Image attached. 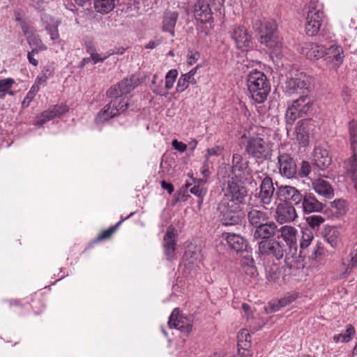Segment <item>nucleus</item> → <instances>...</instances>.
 Here are the masks:
<instances>
[{
    "label": "nucleus",
    "mask_w": 357,
    "mask_h": 357,
    "mask_svg": "<svg viewBox=\"0 0 357 357\" xmlns=\"http://www.w3.org/2000/svg\"><path fill=\"white\" fill-rule=\"evenodd\" d=\"M223 147L220 146H215L212 148H208L206 150V154L205 155V160L209 162L208 159L211 156H219L223 151Z\"/></svg>",
    "instance_id": "nucleus-51"
},
{
    "label": "nucleus",
    "mask_w": 357,
    "mask_h": 357,
    "mask_svg": "<svg viewBox=\"0 0 357 357\" xmlns=\"http://www.w3.org/2000/svg\"><path fill=\"white\" fill-rule=\"evenodd\" d=\"M91 60L93 61L94 63H97L99 62H103L107 56L101 57L98 53L94 52L91 55Z\"/></svg>",
    "instance_id": "nucleus-61"
},
{
    "label": "nucleus",
    "mask_w": 357,
    "mask_h": 357,
    "mask_svg": "<svg viewBox=\"0 0 357 357\" xmlns=\"http://www.w3.org/2000/svg\"><path fill=\"white\" fill-rule=\"evenodd\" d=\"M31 5L36 9H39L47 3L46 0H31Z\"/></svg>",
    "instance_id": "nucleus-63"
},
{
    "label": "nucleus",
    "mask_w": 357,
    "mask_h": 357,
    "mask_svg": "<svg viewBox=\"0 0 357 357\" xmlns=\"http://www.w3.org/2000/svg\"><path fill=\"white\" fill-rule=\"evenodd\" d=\"M248 222L255 228H258L264 223L269 220V215L267 212L257 208H251L247 214Z\"/></svg>",
    "instance_id": "nucleus-27"
},
{
    "label": "nucleus",
    "mask_w": 357,
    "mask_h": 357,
    "mask_svg": "<svg viewBox=\"0 0 357 357\" xmlns=\"http://www.w3.org/2000/svg\"><path fill=\"white\" fill-rule=\"evenodd\" d=\"M299 52L308 59H319L326 54V47L317 43L307 42L301 45Z\"/></svg>",
    "instance_id": "nucleus-19"
},
{
    "label": "nucleus",
    "mask_w": 357,
    "mask_h": 357,
    "mask_svg": "<svg viewBox=\"0 0 357 357\" xmlns=\"http://www.w3.org/2000/svg\"><path fill=\"white\" fill-rule=\"evenodd\" d=\"M284 263L289 269V274L294 273V271L303 270L305 267L304 257L298 254V249L296 252L287 250L284 255Z\"/></svg>",
    "instance_id": "nucleus-24"
},
{
    "label": "nucleus",
    "mask_w": 357,
    "mask_h": 357,
    "mask_svg": "<svg viewBox=\"0 0 357 357\" xmlns=\"http://www.w3.org/2000/svg\"><path fill=\"white\" fill-rule=\"evenodd\" d=\"M241 146L248 158L255 159L256 162H264L271 158L272 149L269 143L258 135H243Z\"/></svg>",
    "instance_id": "nucleus-1"
},
{
    "label": "nucleus",
    "mask_w": 357,
    "mask_h": 357,
    "mask_svg": "<svg viewBox=\"0 0 357 357\" xmlns=\"http://www.w3.org/2000/svg\"><path fill=\"white\" fill-rule=\"evenodd\" d=\"M230 34L238 49L245 51L251 47L252 37L244 26H234L230 31Z\"/></svg>",
    "instance_id": "nucleus-15"
},
{
    "label": "nucleus",
    "mask_w": 357,
    "mask_h": 357,
    "mask_svg": "<svg viewBox=\"0 0 357 357\" xmlns=\"http://www.w3.org/2000/svg\"><path fill=\"white\" fill-rule=\"evenodd\" d=\"M134 213H131L129 215H128L126 218L121 220L119 221L115 225L109 227V229L103 231L96 239L95 242H100L102 240H105L109 238L117 229V228L121 225V224L125 220L131 217Z\"/></svg>",
    "instance_id": "nucleus-39"
},
{
    "label": "nucleus",
    "mask_w": 357,
    "mask_h": 357,
    "mask_svg": "<svg viewBox=\"0 0 357 357\" xmlns=\"http://www.w3.org/2000/svg\"><path fill=\"white\" fill-rule=\"evenodd\" d=\"M140 83L141 81L138 77L132 75L130 78H125L110 87L107 91V96L109 98H121L130 93Z\"/></svg>",
    "instance_id": "nucleus-7"
},
{
    "label": "nucleus",
    "mask_w": 357,
    "mask_h": 357,
    "mask_svg": "<svg viewBox=\"0 0 357 357\" xmlns=\"http://www.w3.org/2000/svg\"><path fill=\"white\" fill-rule=\"evenodd\" d=\"M343 49L339 45H331L329 47H326V54L329 58H332L333 61L337 62L338 65L341 64L344 61Z\"/></svg>",
    "instance_id": "nucleus-38"
},
{
    "label": "nucleus",
    "mask_w": 357,
    "mask_h": 357,
    "mask_svg": "<svg viewBox=\"0 0 357 357\" xmlns=\"http://www.w3.org/2000/svg\"><path fill=\"white\" fill-rule=\"evenodd\" d=\"M247 86L251 98L257 103H263L271 91L266 75L257 70H253L248 75Z\"/></svg>",
    "instance_id": "nucleus-3"
},
{
    "label": "nucleus",
    "mask_w": 357,
    "mask_h": 357,
    "mask_svg": "<svg viewBox=\"0 0 357 357\" xmlns=\"http://www.w3.org/2000/svg\"><path fill=\"white\" fill-rule=\"evenodd\" d=\"M349 134L352 152H357V130L352 126V122L349 123Z\"/></svg>",
    "instance_id": "nucleus-48"
},
{
    "label": "nucleus",
    "mask_w": 357,
    "mask_h": 357,
    "mask_svg": "<svg viewBox=\"0 0 357 357\" xmlns=\"http://www.w3.org/2000/svg\"><path fill=\"white\" fill-rule=\"evenodd\" d=\"M314 234L311 229L305 228L302 230V236L300 241L301 249L307 248L312 243Z\"/></svg>",
    "instance_id": "nucleus-41"
},
{
    "label": "nucleus",
    "mask_w": 357,
    "mask_h": 357,
    "mask_svg": "<svg viewBox=\"0 0 357 357\" xmlns=\"http://www.w3.org/2000/svg\"><path fill=\"white\" fill-rule=\"evenodd\" d=\"M312 188L319 195L325 199H331L334 196V192L331 185L322 178L313 181Z\"/></svg>",
    "instance_id": "nucleus-28"
},
{
    "label": "nucleus",
    "mask_w": 357,
    "mask_h": 357,
    "mask_svg": "<svg viewBox=\"0 0 357 357\" xmlns=\"http://www.w3.org/2000/svg\"><path fill=\"white\" fill-rule=\"evenodd\" d=\"M226 241L229 248L237 253L246 251L248 249V241L241 235L229 233Z\"/></svg>",
    "instance_id": "nucleus-26"
},
{
    "label": "nucleus",
    "mask_w": 357,
    "mask_h": 357,
    "mask_svg": "<svg viewBox=\"0 0 357 357\" xmlns=\"http://www.w3.org/2000/svg\"><path fill=\"white\" fill-rule=\"evenodd\" d=\"M172 144L174 149L180 152H184L187 149V145L177 139H174Z\"/></svg>",
    "instance_id": "nucleus-58"
},
{
    "label": "nucleus",
    "mask_w": 357,
    "mask_h": 357,
    "mask_svg": "<svg viewBox=\"0 0 357 357\" xmlns=\"http://www.w3.org/2000/svg\"><path fill=\"white\" fill-rule=\"evenodd\" d=\"M315 121L312 119H305L299 121L295 128L296 140L303 147L309 144L310 137L316 128Z\"/></svg>",
    "instance_id": "nucleus-9"
},
{
    "label": "nucleus",
    "mask_w": 357,
    "mask_h": 357,
    "mask_svg": "<svg viewBox=\"0 0 357 357\" xmlns=\"http://www.w3.org/2000/svg\"><path fill=\"white\" fill-rule=\"evenodd\" d=\"M14 82H15L12 78L0 79V92L6 91L8 89L11 87Z\"/></svg>",
    "instance_id": "nucleus-56"
},
{
    "label": "nucleus",
    "mask_w": 357,
    "mask_h": 357,
    "mask_svg": "<svg viewBox=\"0 0 357 357\" xmlns=\"http://www.w3.org/2000/svg\"><path fill=\"white\" fill-rule=\"evenodd\" d=\"M33 94L31 92V90L27 93V96L24 98L23 102H22V107H28L31 99L33 98Z\"/></svg>",
    "instance_id": "nucleus-64"
},
{
    "label": "nucleus",
    "mask_w": 357,
    "mask_h": 357,
    "mask_svg": "<svg viewBox=\"0 0 357 357\" xmlns=\"http://www.w3.org/2000/svg\"><path fill=\"white\" fill-rule=\"evenodd\" d=\"M291 105L297 109L302 116L307 114L312 109V104L308 95H301L299 98L294 100Z\"/></svg>",
    "instance_id": "nucleus-32"
},
{
    "label": "nucleus",
    "mask_w": 357,
    "mask_h": 357,
    "mask_svg": "<svg viewBox=\"0 0 357 357\" xmlns=\"http://www.w3.org/2000/svg\"><path fill=\"white\" fill-rule=\"evenodd\" d=\"M205 183L206 182L203 179H197L195 181L193 185L192 183H186L185 185L186 188L189 189L192 194H194L197 197V203L199 206L202 204L204 197L206 194L207 190L205 187Z\"/></svg>",
    "instance_id": "nucleus-30"
},
{
    "label": "nucleus",
    "mask_w": 357,
    "mask_h": 357,
    "mask_svg": "<svg viewBox=\"0 0 357 357\" xmlns=\"http://www.w3.org/2000/svg\"><path fill=\"white\" fill-rule=\"evenodd\" d=\"M114 6L113 0H101L96 6L98 11L101 13H108L114 8Z\"/></svg>",
    "instance_id": "nucleus-43"
},
{
    "label": "nucleus",
    "mask_w": 357,
    "mask_h": 357,
    "mask_svg": "<svg viewBox=\"0 0 357 357\" xmlns=\"http://www.w3.org/2000/svg\"><path fill=\"white\" fill-rule=\"evenodd\" d=\"M52 74V71L49 67L44 68L40 75L36 79V84H41L42 83L45 82Z\"/></svg>",
    "instance_id": "nucleus-53"
},
{
    "label": "nucleus",
    "mask_w": 357,
    "mask_h": 357,
    "mask_svg": "<svg viewBox=\"0 0 357 357\" xmlns=\"http://www.w3.org/2000/svg\"><path fill=\"white\" fill-rule=\"evenodd\" d=\"M116 101H111L106 105L102 110H100L96 120L98 123H103L117 116V110L115 111L112 109V107H115Z\"/></svg>",
    "instance_id": "nucleus-34"
},
{
    "label": "nucleus",
    "mask_w": 357,
    "mask_h": 357,
    "mask_svg": "<svg viewBox=\"0 0 357 357\" xmlns=\"http://www.w3.org/2000/svg\"><path fill=\"white\" fill-rule=\"evenodd\" d=\"M197 67L190 70L188 73L182 75L176 84V91L178 93L183 92L188 86L189 84H196L195 75L197 72Z\"/></svg>",
    "instance_id": "nucleus-31"
},
{
    "label": "nucleus",
    "mask_w": 357,
    "mask_h": 357,
    "mask_svg": "<svg viewBox=\"0 0 357 357\" xmlns=\"http://www.w3.org/2000/svg\"><path fill=\"white\" fill-rule=\"evenodd\" d=\"M178 20V13L176 12L167 13L162 20V31L169 32L174 36V27Z\"/></svg>",
    "instance_id": "nucleus-35"
},
{
    "label": "nucleus",
    "mask_w": 357,
    "mask_h": 357,
    "mask_svg": "<svg viewBox=\"0 0 357 357\" xmlns=\"http://www.w3.org/2000/svg\"><path fill=\"white\" fill-rule=\"evenodd\" d=\"M68 111L66 105H54L48 110L43 112L36 121V124L42 126L47 121L59 117Z\"/></svg>",
    "instance_id": "nucleus-25"
},
{
    "label": "nucleus",
    "mask_w": 357,
    "mask_h": 357,
    "mask_svg": "<svg viewBox=\"0 0 357 357\" xmlns=\"http://www.w3.org/2000/svg\"><path fill=\"white\" fill-rule=\"evenodd\" d=\"M275 184L278 185V183L276 182ZM303 195V192L302 191L298 190L294 186L287 185H277L275 197L281 202L288 203L298 207Z\"/></svg>",
    "instance_id": "nucleus-6"
},
{
    "label": "nucleus",
    "mask_w": 357,
    "mask_h": 357,
    "mask_svg": "<svg viewBox=\"0 0 357 357\" xmlns=\"http://www.w3.org/2000/svg\"><path fill=\"white\" fill-rule=\"evenodd\" d=\"M241 206L238 202L229 201L228 198H222L218 206L220 213V221L223 225H236L241 222Z\"/></svg>",
    "instance_id": "nucleus-4"
},
{
    "label": "nucleus",
    "mask_w": 357,
    "mask_h": 357,
    "mask_svg": "<svg viewBox=\"0 0 357 357\" xmlns=\"http://www.w3.org/2000/svg\"><path fill=\"white\" fill-rule=\"evenodd\" d=\"M26 39L28 44L31 47H39V49L43 50H47V47L45 46V45L43 44L39 35H38L36 33L30 36L29 37H28Z\"/></svg>",
    "instance_id": "nucleus-44"
},
{
    "label": "nucleus",
    "mask_w": 357,
    "mask_h": 357,
    "mask_svg": "<svg viewBox=\"0 0 357 357\" xmlns=\"http://www.w3.org/2000/svg\"><path fill=\"white\" fill-rule=\"evenodd\" d=\"M258 245L261 255L273 256L278 260L281 259L287 252L284 245L276 240H263Z\"/></svg>",
    "instance_id": "nucleus-8"
},
{
    "label": "nucleus",
    "mask_w": 357,
    "mask_h": 357,
    "mask_svg": "<svg viewBox=\"0 0 357 357\" xmlns=\"http://www.w3.org/2000/svg\"><path fill=\"white\" fill-rule=\"evenodd\" d=\"M45 29L48 31L50 38L52 40H55L59 38L57 25H48L45 27Z\"/></svg>",
    "instance_id": "nucleus-54"
},
{
    "label": "nucleus",
    "mask_w": 357,
    "mask_h": 357,
    "mask_svg": "<svg viewBox=\"0 0 357 357\" xmlns=\"http://www.w3.org/2000/svg\"><path fill=\"white\" fill-rule=\"evenodd\" d=\"M339 230L334 227H329L324 232V239L333 248L338 247L340 243Z\"/></svg>",
    "instance_id": "nucleus-37"
},
{
    "label": "nucleus",
    "mask_w": 357,
    "mask_h": 357,
    "mask_svg": "<svg viewBox=\"0 0 357 357\" xmlns=\"http://www.w3.org/2000/svg\"><path fill=\"white\" fill-rule=\"evenodd\" d=\"M161 187L162 189L167 190L169 195H171L174 190V185L171 183H167L165 181L161 182Z\"/></svg>",
    "instance_id": "nucleus-60"
},
{
    "label": "nucleus",
    "mask_w": 357,
    "mask_h": 357,
    "mask_svg": "<svg viewBox=\"0 0 357 357\" xmlns=\"http://www.w3.org/2000/svg\"><path fill=\"white\" fill-rule=\"evenodd\" d=\"M299 117H302L301 114L298 112L297 109L289 105L286 111L285 119L287 125L292 126L294 121Z\"/></svg>",
    "instance_id": "nucleus-42"
},
{
    "label": "nucleus",
    "mask_w": 357,
    "mask_h": 357,
    "mask_svg": "<svg viewBox=\"0 0 357 357\" xmlns=\"http://www.w3.org/2000/svg\"><path fill=\"white\" fill-rule=\"evenodd\" d=\"M345 167L348 175L354 183V188L357 192V152L353 154L345 162Z\"/></svg>",
    "instance_id": "nucleus-33"
},
{
    "label": "nucleus",
    "mask_w": 357,
    "mask_h": 357,
    "mask_svg": "<svg viewBox=\"0 0 357 357\" xmlns=\"http://www.w3.org/2000/svg\"><path fill=\"white\" fill-rule=\"evenodd\" d=\"M324 206L322 202L319 201L312 192L303 191L298 207L302 209L304 214L321 212Z\"/></svg>",
    "instance_id": "nucleus-16"
},
{
    "label": "nucleus",
    "mask_w": 357,
    "mask_h": 357,
    "mask_svg": "<svg viewBox=\"0 0 357 357\" xmlns=\"http://www.w3.org/2000/svg\"><path fill=\"white\" fill-rule=\"evenodd\" d=\"M248 195V189L241 183L237 182L234 177L227 183V187L223 198H228L229 201L238 205L242 204Z\"/></svg>",
    "instance_id": "nucleus-10"
},
{
    "label": "nucleus",
    "mask_w": 357,
    "mask_h": 357,
    "mask_svg": "<svg viewBox=\"0 0 357 357\" xmlns=\"http://www.w3.org/2000/svg\"><path fill=\"white\" fill-rule=\"evenodd\" d=\"M332 161L326 149L320 147L315 148L314 153V164L319 169H325L331 165Z\"/></svg>",
    "instance_id": "nucleus-29"
},
{
    "label": "nucleus",
    "mask_w": 357,
    "mask_h": 357,
    "mask_svg": "<svg viewBox=\"0 0 357 357\" xmlns=\"http://www.w3.org/2000/svg\"><path fill=\"white\" fill-rule=\"evenodd\" d=\"M161 43H162V38H157L155 40L149 41V43L145 46V48L153 50V49L155 48L156 47H158Z\"/></svg>",
    "instance_id": "nucleus-59"
},
{
    "label": "nucleus",
    "mask_w": 357,
    "mask_h": 357,
    "mask_svg": "<svg viewBox=\"0 0 357 357\" xmlns=\"http://www.w3.org/2000/svg\"><path fill=\"white\" fill-rule=\"evenodd\" d=\"M349 257H350L349 262L347 264V267L345 268L344 273H346V274H350L352 269L357 264V248L354 251H353L350 253Z\"/></svg>",
    "instance_id": "nucleus-50"
},
{
    "label": "nucleus",
    "mask_w": 357,
    "mask_h": 357,
    "mask_svg": "<svg viewBox=\"0 0 357 357\" xmlns=\"http://www.w3.org/2000/svg\"><path fill=\"white\" fill-rule=\"evenodd\" d=\"M307 225L312 229L319 227L324 222V218L321 215H312L305 218Z\"/></svg>",
    "instance_id": "nucleus-46"
},
{
    "label": "nucleus",
    "mask_w": 357,
    "mask_h": 357,
    "mask_svg": "<svg viewBox=\"0 0 357 357\" xmlns=\"http://www.w3.org/2000/svg\"><path fill=\"white\" fill-rule=\"evenodd\" d=\"M232 174L240 181L243 179V174H250L249 161L245 160L240 153H234L231 160Z\"/></svg>",
    "instance_id": "nucleus-20"
},
{
    "label": "nucleus",
    "mask_w": 357,
    "mask_h": 357,
    "mask_svg": "<svg viewBox=\"0 0 357 357\" xmlns=\"http://www.w3.org/2000/svg\"><path fill=\"white\" fill-rule=\"evenodd\" d=\"M296 296L295 295H289L284 296L278 301H273L268 303V308H266L268 313H272L277 312L280 310V308L284 307L289 304H291L294 301H295Z\"/></svg>",
    "instance_id": "nucleus-36"
},
{
    "label": "nucleus",
    "mask_w": 357,
    "mask_h": 357,
    "mask_svg": "<svg viewBox=\"0 0 357 357\" xmlns=\"http://www.w3.org/2000/svg\"><path fill=\"white\" fill-rule=\"evenodd\" d=\"M277 166L280 174L287 178L296 177L297 165L296 161L287 153H279Z\"/></svg>",
    "instance_id": "nucleus-12"
},
{
    "label": "nucleus",
    "mask_w": 357,
    "mask_h": 357,
    "mask_svg": "<svg viewBox=\"0 0 357 357\" xmlns=\"http://www.w3.org/2000/svg\"><path fill=\"white\" fill-rule=\"evenodd\" d=\"M266 278L269 282H276L280 277V270L275 264L265 268Z\"/></svg>",
    "instance_id": "nucleus-40"
},
{
    "label": "nucleus",
    "mask_w": 357,
    "mask_h": 357,
    "mask_svg": "<svg viewBox=\"0 0 357 357\" xmlns=\"http://www.w3.org/2000/svg\"><path fill=\"white\" fill-rule=\"evenodd\" d=\"M310 171V164L307 161H302L300 169L298 170L297 169V174L300 177L303 178L308 176Z\"/></svg>",
    "instance_id": "nucleus-52"
},
{
    "label": "nucleus",
    "mask_w": 357,
    "mask_h": 357,
    "mask_svg": "<svg viewBox=\"0 0 357 357\" xmlns=\"http://www.w3.org/2000/svg\"><path fill=\"white\" fill-rule=\"evenodd\" d=\"M355 334V328L349 325L347 326V330L345 331L344 333V340H341L342 342H349L352 337Z\"/></svg>",
    "instance_id": "nucleus-55"
},
{
    "label": "nucleus",
    "mask_w": 357,
    "mask_h": 357,
    "mask_svg": "<svg viewBox=\"0 0 357 357\" xmlns=\"http://www.w3.org/2000/svg\"><path fill=\"white\" fill-rule=\"evenodd\" d=\"M275 192L272 178L266 175L261 181L259 192L256 194V197L259 199L261 204L267 206L273 202Z\"/></svg>",
    "instance_id": "nucleus-14"
},
{
    "label": "nucleus",
    "mask_w": 357,
    "mask_h": 357,
    "mask_svg": "<svg viewBox=\"0 0 357 357\" xmlns=\"http://www.w3.org/2000/svg\"><path fill=\"white\" fill-rule=\"evenodd\" d=\"M200 58V54L199 52L189 50L188 53V62L190 65H192Z\"/></svg>",
    "instance_id": "nucleus-57"
},
{
    "label": "nucleus",
    "mask_w": 357,
    "mask_h": 357,
    "mask_svg": "<svg viewBox=\"0 0 357 357\" xmlns=\"http://www.w3.org/2000/svg\"><path fill=\"white\" fill-rule=\"evenodd\" d=\"M312 81L311 76L300 73L287 81L286 89L290 94L307 95L312 89Z\"/></svg>",
    "instance_id": "nucleus-5"
},
{
    "label": "nucleus",
    "mask_w": 357,
    "mask_h": 357,
    "mask_svg": "<svg viewBox=\"0 0 357 357\" xmlns=\"http://www.w3.org/2000/svg\"><path fill=\"white\" fill-rule=\"evenodd\" d=\"M298 218L295 206L288 203L280 202L275 211L276 220L280 223L291 222Z\"/></svg>",
    "instance_id": "nucleus-18"
},
{
    "label": "nucleus",
    "mask_w": 357,
    "mask_h": 357,
    "mask_svg": "<svg viewBox=\"0 0 357 357\" xmlns=\"http://www.w3.org/2000/svg\"><path fill=\"white\" fill-rule=\"evenodd\" d=\"M162 245L167 260L171 261L174 257L176 247V234L174 232V228L172 226L167 227L163 237Z\"/></svg>",
    "instance_id": "nucleus-22"
},
{
    "label": "nucleus",
    "mask_w": 357,
    "mask_h": 357,
    "mask_svg": "<svg viewBox=\"0 0 357 357\" xmlns=\"http://www.w3.org/2000/svg\"><path fill=\"white\" fill-rule=\"evenodd\" d=\"M278 231H280V234L278 236V238H282L286 243L284 246L287 250H290V252H296L298 249L297 229L292 226L284 225L278 229Z\"/></svg>",
    "instance_id": "nucleus-17"
},
{
    "label": "nucleus",
    "mask_w": 357,
    "mask_h": 357,
    "mask_svg": "<svg viewBox=\"0 0 357 357\" xmlns=\"http://www.w3.org/2000/svg\"><path fill=\"white\" fill-rule=\"evenodd\" d=\"M242 264L243 266V268L250 267V266H255V261L252 258L245 257L242 261Z\"/></svg>",
    "instance_id": "nucleus-62"
},
{
    "label": "nucleus",
    "mask_w": 357,
    "mask_h": 357,
    "mask_svg": "<svg viewBox=\"0 0 357 357\" xmlns=\"http://www.w3.org/2000/svg\"><path fill=\"white\" fill-rule=\"evenodd\" d=\"M168 325L170 328H176L188 335L192 331V320L182 314L178 308H174L169 316Z\"/></svg>",
    "instance_id": "nucleus-13"
},
{
    "label": "nucleus",
    "mask_w": 357,
    "mask_h": 357,
    "mask_svg": "<svg viewBox=\"0 0 357 357\" xmlns=\"http://www.w3.org/2000/svg\"><path fill=\"white\" fill-rule=\"evenodd\" d=\"M332 209L335 211L333 213L336 215H342L344 213V202L341 199H337L331 203Z\"/></svg>",
    "instance_id": "nucleus-49"
},
{
    "label": "nucleus",
    "mask_w": 357,
    "mask_h": 357,
    "mask_svg": "<svg viewBox=\"0 0 357 357\" xmlns=\"http://www.w3.org/2000/svg\"><path fill=\"white\" fill-rule=\"evenodd\" d=\"M114 99L112 101H116V104L115 105V107H112L113 110H117V116L121 113L125 112L129 106V103L128 100H125L124 98H113Z\"/></svg>",
    "instance_id": "nucleus-45"
},
{
    "label": "nucleus",
    "mask_w": 357,
    "mask_h": 357,
    "mask_svg": "<svg viewBox=\"0 0 357 357\" xmlns=\"http://www.w3.org/2000/svg\"><path fill=\"white\" fill-rule=\"evenodd\" d=\"M324 12L316 8H310L305 23V32L309 36H316L323 23Z\"/></svg>",
    "instance_id": "nucleus-11"
},
{
    "label": "nucleus",
    "mask_w": 357,
    "mask_h": 357,
    "mask_svg": "<svg viewBox=\"0 0 357 357\" xmlns=\"http://www.w3.org/2000/svg\"><path fill=\"white\" fill-rule=\"evenodd\" d=\"M278 232V228L276 223L270 220L264 223L261 226L257 228L253 232L255 239L271 240Z\"/></svg>",
    "instance_id": "nucleus-21"
},
{
    "label": "nucleus",
    "mask_w": 357,
    "mask_h": 357,
    "mask_svg": "<svg viewBox=\"0 0 357 357\" xmlns=\"http://www.w3.org/2000/svg\"><path fill=\"white\" fill-rule=\"evenodd\" d=\"M194 13L195 18L202 23L213 20V12L208 1L199 0L194 6Z\"/></svg>",
    "instance_id": "nucleus-23"
},
{
    "label": "nucleus",
    "mask_w": 357,
    "mask_h": 357,
    "mask_svg": "<svg viewBox=\"0 0 357 357\" xmlns=\"http://www.w3.org/2000/svg\"><path fill=\"white\" fill-rule=\"evenodd\" d=\"M178 76V71L176 69L170 70L165 76V88L169 90L173 87L176 78Z\"/></svg>",
    "instance_id": "nucleus-47"
},
{
    "label": "nucleus",
    "mask_w": 357,
    "mask_h": 357,
    "mask_svg": "<svg viewBox=\"0 0 357 357\" xmlns=\"http://www.w3.org/2000/svg\"><path fill=\"white\" fill-rule=\"evenodd\" d=\"M253 29L259 33V40L261 44L264 45L273 53L278 54L280 52L281 41L274 21L268 20L262 23L260 20H256L253 23Z\"/></svg>",
    "instance_id": "nucleus-2"
}]
</instances>
